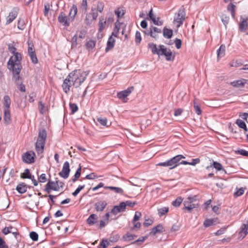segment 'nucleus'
Wrapping results in <instances>:
<instances>
[{"label": "nucleus", "mask_w": 248, "mask_h": 248, "mask_svg": "<svg viewBox=\"0 0 248 248\" xmlns=\"http://www.w3.org/2000/svg\"><path fill=\"white\" fill-rule=\"evenodd\" d=\"M8 50L13 54L7 62L8 69L12 72L13 79L17 82L20 79L19 74L22 68L21 54L16 51V48L14 43L8 45Z\"/></svg>", "instance_id": "obj_1"}, {"label": "nucleus", "mask_w": 248, "mask_h": 248, "mask_svg": "<svg viewBox=\"0 0 248 248\" xmlns=\"http://www.w3.org/2000/svg\"><path fill=\"white\" fill-rule=\"evenodd\" d=\"M88 74V71L81 70H76L71 72L63 81L62 85L63 91L68 93L72 86L76 88L79 86L85 81Z\"/></svg>", "instance_id": "obj_2"}, {"label": "nucleus", "mask_w": 248, "mask_h": 248, "mask_svg": "<svg viewBox=\"0 0 248 248\" xmlns=\"http://www.w3.org/2000/svg\"><path fill=\"white\" fill-rule=\"evenodd\" d=\"M46 132L45 129L40 130L39 133V137L35 143L36 151L38 154H42L44 150L46 139Z\"/></svg>", "instance_id": "obj_3"}, {"label": "nucleus", "mask_w": 248, "mask_h": 248, "mask_svg": "<svg viewBox=\"0 0 248 248\" xmlns=\"http://www.w3.org/2000/svg\"><path fill=\"white\" fill-rule=\"evenodd\" d=\"M185 19L186 13L185 9L182 7L178 10L177 13H175L174 16L173 23L176 24L177 28H179L183 24Z\"/></svg>", "instance_id": "obj_4"}, {"label": "nucleus", "mask_w": 248, "mask_h": 248, "mask_svg": "<svg viewBox=\"0 0 248 248\" xmlns=\"http://www.w3.org/2000/svg\"><path fill=\"white\" fill-rule=\"evenodd\" d=\"M158 56L164 55L166 59L168 61H172L174 59V55L172 54L171 50L167 48L164 45L159 46V50L157 53Z\"/></svg>", "instance_id": "obj_5"}, {"label": "nucleus", "mask_w": 248, "mask_h": 248, "mask_svg": "<svg viewBox=\"0 0 248 248\" xmlns=\"http://www.w3.org/2000/svg\"><path fill=\"white\" fill-rule=\"evenodd\" d=\"M196 196H194L193 197H188L187 199L184 202L185 208L188 211H190L193 208L197 207L199 205L198 203H194V202H196Z\"/></svg>", "instance_id": "obj_6"}, {"label": "nucleus", "mask_w": 248, "mask_h": 248, "mask_svg": "<svg viewBox=\"0 0 248 248\" xmlns=\"http://www.w3.org/2000/svg\"><path fill=\"white\" fill-rule=\"evenodd\" d=\"M64 183L56 180L55 181H49L47 183V193H49V189H51L55 191H59L61 188H62Z\"/></svg>", "instance_id": "obj_7"}, {"label": "nucleus", "mask_w": 248, "mask_h": 248, "mask_svg": "<svg viewBox=\"0 0 248 248\" xmlns=\"http://www.w3.org/2000/svg\"><path fill=\"white\" fill-rule=\"evenodd\" d=\"M28 51L29 55L31 58V62L33 63L36 64L38 62V59L35 53V49L32 43L30 40H29L28 42Z\"/></svg>", "instance_id": "obj_8"}, {"label": "nucleus", "mask_w": 248, "mask_h": 248, "mask_svg": "<svg viewBox=\"0 0 248 248\" xmlns=\"http://www.w3.org/2000/svg\"><path fill=\"white\" fill-rule=\"evenodd\" d=\"M145 34L149 35L151 37L156 39L158 38V34L161 33V30L157 27H152L150 28L149 30L144 31Z\"/></svg>", "instance_id": "obj_9"}, {"label": "nucleus", "mask_w": 248, "mask_h": 248, "mask_svg": "<svg viewBox=\"0 0 248 248\" xmlns=\"http://www.w3.org/2000/svg\"><path fill=\"white\" fill-rule=\"evenodd\" d=\"M35 154L33 152L29 151L24 153L22 156V160L27 164H31L34 161Z\"/></svg>", "instance_id": "obj_10"}, {"label": "nucleus", "mask_w": 248, "mask_h": 248, "mask_svg": "<svg viewBox=\"0 0 248 248\" xmlns=\"http://www.w3.org/2000/svg\"><path fill=\"white\" fill-rule=\"evenodd\" d=\"M58 20L59 22L63 24L65 27H68L70 23L72 22L69 17H67L66 14L63 12H61L58 16Z\"/></svg>", "instance_id": "obj_11"}, {"label": "nucleus", "mask_w": 248, "mask_h": 248, "mask_svg": "<svg viewBox=\"0 0 248 248\" xmlns=\"http://www.w3.org/2000/svg\"><path fill=\"white\" fill-rule=\"evenodd\" d=\"M70 172V165L68 161L64 162L62 171L59 173V175L64 179L68 177Z\"/></svg>", "instance_id": "obj_12"}, {"label": "nucleus", "mask_w": 248, "mask_h": 248, "mask_svg": "<svg viewBox=\"0 0 248 248\" xmlns=\"http://www.w3.org/2000/svg\"><path fill=\"white\" fill-rule=\"evenodd\" d=\"M134 88L133 86L128 87L126 90H124L118 93L117 97L121 99H124L127 96H129L133 91Z\"/></svg>", "instance_id": "obj_13"}, {"label": "nucleus", "mask_w": 248, "mask_h": 248, "mask_svg": "<svg viewBox=\"0 0 248 248\" xmlns=\"http://www.w3.org/2000/svg\"><path fill=\"white\" fill-rule=\"evenodd\" d=\"M18 15L17 10L16 9H13L6 17V25H8L13 21L17 17Z\"/></svg>", "instance_id": "obj_14"}, {"label": "nucleus", "mask_w": 248, "mask_h": 248, "mask_svg": "<svg viewBox=\"0 0 248 248\" xmlns=\"http://www.w3.org/2000/svg\"><path fill=\"white\" fill-rule=\"evenodd\" d=\"M124 202H121L119 205H116L111 209V212L114 215H117L118 213L124 211L125 208L124 207Z\"/></svg>", "instance_id": "obj_15"}, {"label": "nucleus", "mask_w": 248, "mask_h": 248, "mask_svg": "<svg viewBox=\"0 0 248 248\" xmlns=\"http://www.w3.org/2000/svg\"><path fill=\"white\" fill-rule=\"evenodd\" d=\"M107 205L106 201H99L95 204V208L97 212H102Z\"/></svg>", "instance_id": "obj_16"}, {"label": "nucleus", "mask_w": 248, "mask_h": 248, "mask_svg": "<svg viewBox=\"0 0 248 248\" xmlns=\"http://www.w3.org/2000/svg\"><path fill=\"white\" fill-rule=\"evenodd\" d=\"M115 42V38L112 37V36H110L107 42V46L105 49L106 52H108L113 48Z\"/></svg>", "instance_id": "obj_17"}, {"label": "nucleus", "mask_w": 248, "mask_h": 248, "mask_svg": "<svg viewBox=\"0 0 248 248\" xmlns=\"http://www.w3.org/2000/svg\"><path fill=\"white\" fill-rule=\"evenodd\" d=\"M4 124L6 125L9 124L11 121V114L9 109H4Z\"/></svg>", "instance_id": "obj_18"}, {"label": "nucleus", "mask_w": 248, "mask_h": 248, "mask_svg": "<svg viewBox=\"0 0 248 248\" xmlns=\"http://www.w3.org/2000/svg\"><path fill=\"white\" fill-rule=\"evenodd\" d=\"M78 8L76 5H73L71 8L69 13V17L73 21L77 14Z\"/></svg>", "instance_id": "obj_19"}, {"label": "nucleus", "mask_w": 248, "mask_h": 248, "mask_svg": "<svg viewBox=\"0 0 248 248\" xmlns=\"http://www.w3.org/2000/svg\"><path fill=\"white\" fill-rule=\"evenodd\" d=\"M246 83L245 79H240L235 80L231 82V85L236 88H241L243 87Z\"/></svg>", "instance_id": "obj_20"}, {"label": "nucleus", "mask_w": 248, "mask_h": 248, "mask_svg": "<svg viewBox=\"0 0 248 248\" xmlns=\"http://www.w3.org/2000/svg\"><path fill=\"white\" fill-rule=\"evenodd\" d=\"M105 189H108L112 191H113L115 193L123 194L124 193V190L119 187L115 186H104Z\"/></svg>", "instance_id": "obj_21"}, {"label": "nucleus", "mask_w": 248, "mask_h": 248, "mask_svg": "<svg viewBox=\"0 0 248 248\" xmlns=\"http://www.w3.org/2000/svg\"><path fill=\"white\" fill-rule=\"evenodd\" d=\"M225 46L221 45L220 47L217 50V54L218 58H221L225 55Z\"/></svg>", "instance_id": "obj_22"}, {"label": "nucleus", "mask_w": 248, "mask_h": 248, "mask_svg": "<svg viewBox=\"0 0 248 248\" xmlns=\"http://www.w3.org/2000/svg\"><path fill=\"white\" fill-rule=\"evenodd\" d=\"M217 221V218H212V219H206L203 225L205 227H207L209 226H210L211 225H213L214 224H215L216 223Z\"/></svg>", "instance_id": "obj_23"}, {"label": "nucleus", "mask_w": 248, "mask_h": 248, "mask_svg": "<svg viewBox=\"0 0 248 248\" xmlns=\"http://www.w3.org/2000/svg\"><path fill=\"white\" fill-rule=\"evenodd\" d=\"M106 24V20L104 18V17L101 16L99 18V31L101 32L105 27V25Z\"/></svg>", "instance_id": "obj_24"}, {"label": "nucleus", "mask_w": 248, "mask_h": 248, "mask_svg": "<svg viewBox=\"0 0 248 248\" xmlns=\"http://www.w3.org/2000/svg\"><path fill=\"white\" fill-rule=\"evenodd\" d=\"M4 109H9L11 105V100L8 95H5L4 96Z\"/></svg>", "instance_id": "obj_25"}, {"label": "nucleus", "mask_w": 248, "mask_h": 248, "mask_svg": "<svg viewBox=\"0 0 248 248\" xmlns=\"http://www.w3.org/2000/svg\"><path fill=\"white\" fill-rule=\"evenodd\" d=\"M27 186L24 184H21L17 186L16 190L20 193H24L27 191Z\"/></svg>", "instance_id": "obj_26"}, {"label": "nucleus", "mask_w": 248, "mask_h": 248, "mask_svg": "<svg viewBox=\"0 0 248 248\" xmlns=\"http://www.w3.org/2000/svg\"><path fill=\"white\" fill-rule=\"evenodd\" d=\"M26 27L25 20L23 18H19L17 23V28L20 30H23Z\"/></svg>", "instance_id": "obj_27"}, {"label": "nucleus", "mask_w": 248, "mask_h": 248, "mask_svg": "<svg viewBox=\"0 0 248 248\" xmlns=\"http://www.w3.org/2000/svg\"><path fill=\"white\" fill-rule=\"evenodd\" d=\"M96 220V216L95 214L91 215L87 220L88 224L90 225H93L95 223Z\"/></svg>", "instance_id": "obj_28"}, {"label": "nucleus", "mask_w": 248, "mask_h": 248, "mask_svg": "<svg viewBox=\"0 0 248 248\" xmlns=\"http://www.w3.org/2000/svg\"><path fill=\"white\" fill-rule=\"evenodd\" d=\"M169 208L168 207H164L157 209L158 214L160 217L166 215L169 212Z\"/></svg>", "instance_id": "obj_29"}, {"label": "nucleus", "mask_w": 248, "mask_h": 248, "mask_svg": "<svg viewBox=\"0 0 248 248\" xmlns=\"http://www.w3.org/2000/svg\"><path fill=\"white\" fill-rule=\"evenodd\" d=\"M172 35V31L165 28L163 30V36L167 38H170Z\"/></svg>", "instance_id": "obj_30"}, {"label": "nucleus", "mask_w": 248, "mask_h": 248, "mask_svg": "<svg viewBox=\"0 0 248 248\" xmlns=\"http://www.w3.org/2000/svg\"><path fill=\"white\" fill-rule=\"evenodd\" d=\"M33 176H32L31 174L30 170L29 169H26L24 172L21 173V177L22 178H28V179H32V177Z\"/></svg>", "instance_id": "obj_31"}, {"label": "nucleus", "mask_w": 248, "mask_h": 248, "mask_svg": "<svg viewBox=\"0 0 248 248\" xmlns=\"http://www.w3.org/2000/svg\"><path fill=\"white\" fill-rule=\"evenodd\" d=\"M164 231V228L161 225H158L153 229L152 232L155 235L157 232H161Z\"/></svg>", "instance_id": "obj_32"}, {"label": "nucleus", "mask_w": 248, "mask_h": 248, "mask_svg": "<svg viewBox=\"0 0 248 248\" xmlns=\"http://www.w3.org/2000/svg\"><path fill=\"white\" fill-rule=\"evenodd\" d=\"M183 158H185V156L181 155H177L172 157L177 167L180 164V161Z\"/></svg>", "instance_id": "obj_33"}, {"label": "nucleus", "mask_w": 248, "mask_h": 248, "mask_svg": "<svg viewBox=\"0 0 248 248\" xmlns=\"http://www.w3.org/2000/svg\"><path fill=\"white\" fill-rule=\"evenodd\" d=\"M148 46L149 48L151 50L153 53L157 54L159 47L157 48L156 45L154 44V43H150L148 44Z\"/></svg>", "instance_id": "obj_34"}, {"label": "nucleus", "mask_w": 248, "mask_h": 248, "mask_svg": "<svg viewBox=\"0 0 248 248\" xmlns=\"http://www.w3.org/2000/svg\"><path fill=\"white\" fill-rule=\"evenodd\" d=\"M245 189V188L243 187H241L240 188L237 189L236 191L233 194L234 197H238L243 195L244 193V190Z\"/></svg>", "instance_id": "obj_35"}, {"label": "nucleus", "mask_w": 248, "mask_h": 248, "mask_svg": "<svg viewBox=\"0 0 248 248\" xmlns=\"http://www.w3.org/2000/svg\"><path fill=\"white\" fill-rule=\"evenodd\" d=\"M97 120L102 125L108 126V120L106 117H98Z\"/></svg>", "instance_id": "obj_36"}, {"label": "nucleus", "mask_w": 248, "mask_h": 248, "mask_svg": "<svg viewBox=\"0 0 248 248\" xmlns=\"http://www.w3.org/2000/svg\"><path fill=\"white\" fill-rule=\"evenodd\" d=\"M182 202V198L181 197H178L172 202V204L175 207H179Z\"/></svg>", "instance_id": "obj_37"}, {"label": "nucleus", "mask_w": 248, "mask_h": 248, "mask_svg": "<svg viewBox=\"0 0 248 248\" xmlns=\"http://www.w3.org/2000/svg\"><path fill=\"white\" fill-rule=\"evenodd\" d=\"M135 237H136L135 235H133L127 233L125 235H124L123 238L124 241H130L133 240Z\"/></svg>", "instance_id": "obj_38"}, {"label": "nucleus", "mask_w": 248, "mask_h": 248, "mask_svg": "<svg viewBox=\"0 0 248 248\" xmlns=\"http://www.w3.org/2000/svg\"><path fill=\"white\" fill-rule=\"evenodd\" d=\"M85 185H79L78 187L76 189V190L72 193V195L74 197H76L78 195V194L80 192V191L83 189L85 187Z\"/></svg>", "instance_id": "obj_39"}, {"label": "nucleus", "mask_w": 248, "mask_h": 248, "mask_svg": "<svg viewBox=\"0 0 248 248\" xmlns=\"http://www.w3.org/2000/svg\"><path fill=\"white\" fill-rule=\"evenodd\" d=\"M69 106H70V108L71 110L72 113H74L78 111V107L76 104L70 103Z\"/></svg>", "instance_id": "obj_40"}, {"label": "nucleus", "mask_w": 248, "mask_h": 248, "mask_svg": "<svg viewBox=\"0 0 248 248\" xmlns=\"http://www.w3.org/2000/svg\"><path fill=\"white\" fill-rule=\"evenodd\" d=\"M95 41L93 40H89L86 43V47L88 49H93L95 46Z\"/></svg>", "instance_id": "obj_41"}, {"label": "nucleus", "mask_w": 248, "mask_h": 248, "mask_svg": "<svg viewBox=\"0 0 248 248\" xmlns=\"http://www.w3.org/2000/svg\"><path fill=\"white\" fill-rule=\"evenodd\" d=\"M109 245V242L107 240H103L98 246V248H107Z\"/></svg>", "instance_id": "obj_42"}, {"label": "nucleus", "mask_w": 248, "mask_h": 248, "mask_svg": "<svg viewBox=\"0 0 248 248\" xmlns=\"http://www.w3.org/2000/svg\"><path fill=\"white\" fill-rule=\"evenodd\" d=\"M213 166L217 170H223V171H225V170L223 169L222 165L218 162H214Z\"/></svg>", "instance_id": "obj_43"}, {"label": "nucleus", "mask_w": 248, "mask_h": 248, "mask_svg": "<svg viewBox=\"0 0 248 248\" xmlns=\"http://www.w3.org/2000/svg\"><path fill=\"white\" fill-rule=\"evenodd\" d=\"M235 6L232 3H230L228 5L227 9L229 11H230L232 16H234V11Z\"/></svg>", "instance_id": "obj_44"}, {"label": "nucleus", "mask_w": 248, "mask_h": 248, "mask_svg": "<svg viewBox=\"0 0 248 248\" xmlns=\"http://www.w3.org/2000/svg\"><path fill=\"white\" fill-rule=\"evenodd\" d=\"M87 0H83L82 3L81 4V9L84 11V12H86L87 10Z\"/></svg>", "instance_id": "obj_45"}, {"label": "nucleus", "mask_w": 248, "mask_h": 248, "mask_svg": "<svg viewBox=\"0 0 248 248\" xmlns=\"http://www.w3.org/2000/svg\"><path fill=\"white\" fill-rule=\"evenodd\" d=\"M236 124L239 127L241 128L246 127V124L245 123L240 119H237L236 121Z\"/></svg>", "instance_id": "obj_46"}, {"label": "nucleus", "mask_w": 248, "mask_h": 248, "mask_svg": "<svg viewBox=\"0 0 248 248\" xmlns=\"http://www.w3.org/2000/svg\"><path fill=\"white\" fill-rule=\"evenodd\" d=\"M141 217V214L140 212H138V211L136 212L132 222L133 223L136 222L137 221H138L140 218Z\"/></svg>", "instance_id": "obj_47"}, {"label": "nucleus", "mask_w": 248, "mask_h": 248, "mask_svg": "<svg viewBox=\"0 0 248 248\" xmlns=\"http://www.w3.org/2000/svg\"><path fill=\"white\" fill-rule=\"evenodd\" d=\"M115 14L117 15L118 17H120L124 15V13L123 9L118 8L115 11Z\"/></svg>", "instance_id": "obj_48"}, {"label": "nucleus", "mask_w": 248, "mask_h": 248, "mask_svg": "<svg viewBox=\"0 0 248 248\" xmlns=\"http://www.w3.org/2000/svg\"><path fill=\"white\" fill-rule=\"evenodd\" d=\"M30 236L31 237V238L33 240V241H37L38 240V234L34 232H31L30 233Z\"/></svg>", "instance_id": "obj_49"}, {"label": "nucleus", "mask_w": 248, "mask_h": 248, "mask_svg": "<svg viewBox=\"0 0 248 248\" xmlns=\"http://www.w3.org/2000/svg\"><path fill=\"white\" fill-rule=\"evenodd\" d=\"M141 40V37L140 35V33L137 31L135 34V42L136 43H140V41Z\"/></svg>", "instance_id": "obj_50"}, {"label": "nucleus", "mask_w": 248, "mask_h": 248, "mask_svg": "<svg viewBox=\"0 0 248 248\" xmlns=\"http://www.w3.org/2000/svg\"><path fill=\"white\" fill-rule=\"evenodd\" d=\"M92 18L91 17V15L87 14L85 18V23L87 25H90L92 22Z\"/></svg>", "instance_id": "obj_51"}, {"label": "nucleus", "mask_w": 248, "mask_h": 248, "mask_svg": "<svg viewBox=\"0 0 248 248\" xmlns=\"http://www.w3.org/2000/svg\"><path fill=\"white\" fill-rule=\"evenodd\" d=\"M156 166H162V167H168L170 169V165L169 163V160H166L165 162H160L156 164Z\"/></svg>", "instance_id": "obj_52"}, {"label": "nucleus", "mask_w": 248, "mask_h": 248, "mask_svg": "<svg viewBox=\"0 0 248 248\" xmlns=\"http://www.w3.org/2000/svg\"><path fill=\"white\" fill-rule=\"evenodd\" d=\"M175 46L177 49H180L182 46V41L180 39L176 38L174 40Z\"/></svg>", "instance_id": "obj_53"}, {"label": "nucleus", "mask_w": 248, "mask_h": 248, "mask_svg": "<svg viewBox=\"0 0 248 248\" xmlns=\"http://www.w3.org/2000/svg\"><path fill=\"white\" fill-rule=\"evenodd\" d=\"M96 178H97V176L94 173H91L90 174L87 175L85 178L87 179L92 180Z\"/></svg>", "instance_id": "obj_54"}, {"label": "nucleus", "mask_w": 248, "mask_h": 248, "mask_svg": "<svg viewBox=\"0 0 248 248\" xmlns=\"http://www.w3.org/2000/svg\"><path fill=\"white\" fill-rule=\"evenodd\" d=\"M194 108H195V111L196 113L198 115H200L201 114L202 110L201 109V108L198 105L196 104V103L195 102H194Z\"/></svg>", "instance_id": "obj_55"}, {"label": "nucleus", "mask_w": 248, "mask_h": 248, "mask_svg": "<svg viewBox=\"0 0 248 248\" xmlns=\"http://www.w3.org/2000/svg\"><path fill=\"white\" fill-rule=\"evenodd\" d=\"M221 20L224 25L226 27L229 21V17L227 16H223L221 18Z\"/></svg>", "instance_id": "obj_56"}, {"label": "nucleus", "mask_w": 248, "mask_h": 248, "mask_svg": "<svg viewBox=\"0 0 248 248\" xmlns=\"http://www.w3.org/2000/svg\"><path fill=\"white\" fill-rule=\"evenodd\" d=\"M119 31V28H118V26L117 25H115V27L112 33V37L114 36V37H117L118 32Z\"/></svg>", "instance_id": "obj_57"}, {"label": "nucleus", "mask_w": 248, "mask_h": 248, "mask_svg": "<svg viewBox=\"0 0 248 248\" xmlns=\"http://www.w3.org/2000/svg\"><path fill=\"white\" fill-rule=\"evenodd\" d=\"M248 22V16L245 19H243L240 25V29H244L246 28V26H247V25L245 24V23Z\"/></svg>", "instance_id": "obj_58"}, {"label": "nucleus", "mask_w": 248, "mask_h": 248, "mask_svg": "<svg viewBox=\"0 0 248 248\" xmlns=\"http://www.w3.org/2000/svg\"><path fill=\"white\" fill-rule=\"evenodd\" d=\"M124 203L125 204L124 207L126 208V207L129 206V207H133L136 204V202H132L130 201H127L125 202H124Z\"/></svg>", "instance_id": "obj_59"}, {"label": "nucleus", "mask_w": 248, "mask_h": 248, "mask_svg": "<svg viewBox=\"0 0 248 248\" xmlns=\"http://www.w3.org/2000/svg\"><path fill=\"white\" fill-rule=\"evenodd\" d=\"M148 238L147 236H143V237H140L137 240L134 241L132 244H135L138 242H143L146 239H147Z\"/></svg>", "instance_id": "obj_60"}, {"label": "nucleus", "mask_w": 248, "mask_h": 248, "mask_svg": "<svg viewBox=\"0 0 248 248\" xmlns=\"http://www.w3.org/2000/svg\"><path fill=\"white\" fill-rule=\"evenodd\" d=\"M169 161L170 165V170L173 169L177 167L172 158H170V159H169Z\"/></svg>", "instance_id": "obj_61"}, {"label": "nucleus", "mask_w": 248, "mask_h": 248, "mask_svg": "<svg viewBox=\"0 0 248 248\" xmlns=\"http://www.w3.org/2000/svg\"><path fill=\"white\" fill-rule=\"evenodd\" d=\"M13 228L12 227H5L3 230H2V232L4 234H8L9 233L11 232V230Z\"/></svg>", "instance_id": "obj_62"}, {"label": "nucleus", "mask_w": 248, "mask_h": 248, "mask_svg": "<svg viewBox=\"0 0 248 248\" xmlns=\"http://www.w3.org/2000/svg\"><path fill=\"white\" fill-rule=\"evenodd\" d=\"M238 153L244 156H248V151L245 150L241 149L237 151Z\"/></svg>", "instance_id": "obj_63"}, {"label": "nucleus", "mask_w": 248, "mask_h": 248, "mask_svg": "<svg viewBox=\"0 0 248 248\" xmlns=\"http://www.w3.org/2000/svg\"><path fill=\"white\" fill-rule=\"evenodd\" d=\"M0 248H8V246L5 244L4 241L0 237Z\"/></svg>", "instance_id": "obj_64"}]
</instances>
